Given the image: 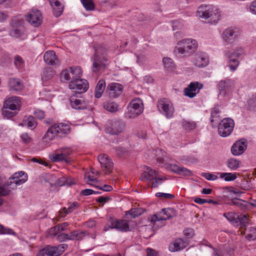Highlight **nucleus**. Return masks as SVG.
<instances>
[{"label":"nucleus","instance_id":"1","mask_svg":"<svg viewBox=\"0 0 256 256\" xmlns=\"http://www.w3.org/2000/svg\"><path fill=\"white\" fill-rule=\"evenodd\" d=\"M151 156L156 158L158 162L160 164H168L167 168L170 171L178 174H181L184 176H192V172L184 167H180L177 164H168L165 152L161 149L156 148L152 150L151 152Z\"/></svg>","mask_w":256,"mask_h":256},{"label":"nucleus","instance_id":"2","mask_svg":"<svg viewBox=\"0 0 256 256\" xmlns=\"http://www.w3.org/2000/svg\"><path fill=\"white\" fill-rule=\"evenodd\" d=\"M198 48L197 41L192 38H184L177 42L174 53L178 56H188L194 53Z\"/></svg>","mask_w":256,"mask_h":256},{"label":"nucleus","instance_id":"3","mask_svg":"<svg viewBox=\"0 0 256 256\" xmlns=\"http://www.w3.org/2000/svg\"><path fill=\"white\" fill-rule=\"evenodd\" d=\"M70 131L69 125L64 123L55 124L50 126L42 137V142L48 144L56 138L68 134Z\"/></svg>","mask_w":256,"mask_h":256},{"label":"nucleus","instance_id":"4","mask_svg":"<svg viewBox=\"0 0 256 256\" xmlns=\"http://www.w3.org/2000/svg\"><path fill=\"white\" fill-rule=\"evenodd\" d=\"M196 16L200 18L207 20L209 18L210 23H216L220 18L218 10L212 5H204L200 6L196 12Z\"/></svg>","mask_w":256,"mask_h":256},{"label":"nucleus","instance_id":"5","mask_svg":"<svg viewBox=\"0 0 256 256\" xmlns=\"http://www.w3.org/2000/svg\"><path fill=\"white\" fill-rule=\"evenodd\" d=\"M140 180L142 181H148L152 188L158 187L166 180L164 177L160 175L158 172L150 167L146 166L145 170L141 174Z\"/></svg>","mask_w":256,"mask_h":256},{"label":"nucleus","instance_id":"6","mask_svg":"<svg viewBox=\"0 0 256 256\" xmlns=\"http://www.w3.org/2000/svg\"><path fill=\"white\" fill-rule=\"evenodd\" d=\"M176 214L174 208H164L161 212L151 216L150 220L154 226L161 227L164 225V221L175 216Z\"/></svg>","mask_w":256,"mask_h":256},{"label":"nucleus","instance_id":"7","mask_svg":"<svg viewBox=\"0 0 256 256\" xmlns=\"http://www.w3.org/2000/svg\"><path fill=\"white\" fill-rule=\"evenodd\" d=\"M105 52V49L102 46L96 48L94 55L92 58V70L93 72H98L108 64L106 63L107 59L104 54Z\"/></svg>","mask_w":256,"mask_h":256},{"label":"nucleus","instance_id":"8","mask_svg":"<svg viewBox=\"0 0 256 256\" xmlns=\"http://www.w3.org/2000/svg\"><path fill=\"white\" fill-rule=\"evenodd\" d=\"M245 54V50L244 48L240 46L236 47L231 52H225V56L229 59L230 68L232 71L236 70L239 65L238 58Z\"/></svg>","mask_w":256,"mask_h":256},{"label":"nucleus","instance_id":"9","mask_svg":"<svg viewBox=\"0 0 256 256\" xmlns=\"http://www.w3.org/2000/svg\"><path fill=\"white\" fill-rule=\"evenodd\" d=\"M157 107L158 111L167 118L173 117L174 108L170 100L166 98H162L158 101Z\"/></svg>","mask_w":256,"mask_h":256},{"label":"nucleus","instance_id":"10","mask_svg":"<svg viewBox=\"0 0 256 256\" xmlns=\"http://www.w3.org/2000/svg\"><path fill=\"white\" fill-rule=\"evenodd\" d=\"M125 128L124 122L120 120H108L105 126V131L110 134L118 135L123 132Z\"/></svg>","mask_w":256,"mask_h":256},{"label":"nucleus","instance_id":"11","mask_svg":"<svg viewBox=\"0 0 256 256\" xmlns=\"http://www.w3.org/2000/svg\"><path fill=\"white\" fill-rule=\"evenodd\" d=\"M82 75V70L80 66L70 67L63 70L60 74L62 81L66 82L76 78H80Z\"/></svg>","mask_w":256,"mask_h":256},{"label":"nucleus","instance_id":"12","mask_svg":"<svg viewBox=\"0 0 256 256\" xmlns=\"http://www.w3.org/2000/svg\"><path fill=\"white\" fill-rule=\"evenodd\" d=\"M234 126V121L230 118H224L219 123L218 133L222 137H226L230 134Z\"/></svg>","mask_w":256,"mask_h":256},{"label":"nucleus","instance_id":"13","mask_svg":"<svg viewBox=\"0 0 256 256\" xmlns=\"http://www.w3.org/2000/svg\"><path fill=\"white\" fill-rule=\"evenodd\" d=\"M66 244H60L56 246H48L42 250L39 255L41 256H59L67 248Z\"/></svg>","mask_w":256,"mask_h":256},{"label":"nucleus","instance_id":"14","mask_svg":"<svg viewBox=\"0 0 256 256\" xmlns=\"http://www.w3.org/2000/svg\"><path fill=\"white\" fill-rule=\"evenodd\" d=\"M72 150L70 148H62L56 150L54 153L50 155V158L54 162L70 161L69 156L72 154Z\"/></svg>","mask_w":256,"mask_h":256},{"label":"nucleus","instance_id":"15","mask_svg":"<svg viewBox=\"0 0 256 256\" xmlns=\"http://www.w3.org/2000/svg\"><path fill=\"white\" fill-rule=\"evenodd\" d=\"M69 88L75 92L81 94L86 91L88 88V84L86 80L76 78L70 82Z\"/></svg>","mask_w":256,"mask_h":256},{"label":"nucleus","instance_id":"16","mask_svg":"<svg viewBox=\"0 0 256 256\" xmlns=\"http://www.w3.org/2000/svg\"><path fill=\"white\" fill-rule=\"evenodd\" d=\"M28 180V176L25 172L20 171L14 173L8 180V184L12 189H15L18 186L24 183Z\"/></svg>","mask_w":256,"mask_h":256},{"label":"nucleus","instance_id":"17","mask_svg":"<svg viewBox=\"0 0 256 256\" xmlns=\"http://www.w3.org/2000/svg\"><path fill=\"white\" fill-rule=\"evenodd\" d=\"M102 171L105 174H109L113 170L114 164L110 157L106 154H100L98 156Z\"/></svg>","mask_w":256,"mask_h":256},{"label":"nucleus","instance_id":"18","mask_svg":"<svg viewBox=\"0 0 256 256\" xmlns=\"http://www.w3.org/2000/svg\"><path fill=\"white\" fill-rule=\"evenodd\" d=\"M239 30L236 28H228L222 32V38L224 40L228 43L232 44L238 38Z\"/></svg>","mask_w":256,"mask_h":256},{"label":"nucleus","instance_id":"19","mask_svg":"<svg viewBox=\"0 0 256 256\" xmlns=\"http://www.w3.org/2000/svg\"><path fill=\"white\" fill-rule=\"evenodd\" d=\"M26 20L34 26H40L42 22V14L38 10H32L26 15Z\"/></svg>","mask_w":256,"mask_h":256},{"label":"nucleus","instance_id":"20","mask_svg":"<svg viewBox=\"0 0 256 256\" xmlns=\"http://www.w3.org/2000/svg\"><path fill=\"white\" fill-rule=\"evenodd\" d=\"M202 87L203 85L198 82H192L184 88V94L186 96L193 98L199 92Z\"/></svg>","mask_w":256,"mask_h":256},{"label":"nucleus","instance_id":"21","mask_svg":"<svg viewBox=\"0 0 256 256\" xmlns=\"http://www.w3.org/2000/svg\"><path fill=\"white\" fill-rule=\"evenodd\" d=\"M21 107L20 98L18 96H12L8 98L4 102V108L11 110H20Z\"/></svg>","mask_w":256,"mask_h":256},{"label":"nucleus","instance_id":"22","mask_svg":"<svg viewBox=\"0 0 256 256\" xmlns=\"http://www.w3.org/2000/svg\"><path fill=\"white\" fill-rule=\"evenodd\" d=\"M218 88L220 92H224V94H227L236 88V83L232 80L221 81L218 84Z\"/></svg>","mask_w":256,"mask_h":256},{"label":"nucleus","instance_id":"23","mask_svg":"<svg viewBox=\"0 0 256 256\" xmlns=\"http://www.w3.org/2000/svg\"><path fill=\"white\" fill-rule=\"evenodd\" d=\"M188 244L186 240L178 238L174 240L169 246V250L172 252L180 251L186 248Z\"/></svg>","mask_w":256,"mask_h":256},{"label":"nucleus","instance_id":"24","mask_svg":"<svg viewBox=\"0 0 256 256\" xmlns=\"http://www.w3.org/2000/svg\"><path fill=\"white\" fill-rule=\"evenodd\" d=\"M112 228L122 232H126L130 230L128 222L126 220H112Z\"/></svg>","mask_w":256,"mask_h":256},{"label":"nucleus","instance_id":"25","mask_svg":"<svg viewBox=\"0 0 256 256\" xmlns=\"http://www.w3.org/2000/svg\"><path fill=\"white\" fill-rule=\"evenodd\" d=\"M70 106L72 108L76 110H83L87 107V102L82 97L78 98L76 96H72L70 99Z\"/></svg>","mask_w":256,"mask_h":256},{"label":"nucleus","instance_id":"26","mask_svg":"<svg viewBox=\"0 0 256 256\" xmlns=\"http://www.w3.org/2000/svg\"><path fill=\"white\" fill-rule=\"evenodd\" d=\"M209 57L204 52L198 54L194 60V64L198 68H204L209 64Z\"/></svg>","mask_w":256,"mask_h":256},{"label":"nucleus","instance_id":"27","mask_svg":"<svg viewBox=\"0 0 256 256\" xmlns=\"http://www.w3.org/2000/svg\"><path fill=\"white\" fill-rule=\"evenodd\" d=\"M44 60L46 63L50 65H58L60 63L55 52L53 50L46 52L44 55Z\"/></svg>","mask_w":256,"mask_h":256},{"label":"nucleus","instance_id":"28","mask_svg":"<svg viewBox=\"0 0 256 256\" xmlns=\"http://www.w3.org/2000/svg\"><path fill=\"white\" fill-rule=\"evenodd\" d=\"M246 148V144L245 142L237 141L231 148L232 153L234 156H239L243 154Z\"/></svg>","mask_w":256,"mask_h":256},{"label":"nucleus","instance_id":"29","mask_svg":"<svg viewBox=\"0 0 256 256\" xmlns=\"http://www.w3.org/2000/svg\"><path fill=\"white\" fill-rule=\"evenodd\" d=\"M11 36L15 38H20L22 39H24L26 38L24 34V28L20 24L18 26H14L10 32Z\"/></svg>","mask_w":256,"mask_h":256},{"label":"nucleus","instance_id":"30","mask_svg":"<svg viewBox=\"0 0 256 256\" xmlns=\"http://www.w3.org/2000/svg\"><path fill=\"white\" fill-rule=\"evenodd\" d=\"M109 94L112 98H116L122 92V86L118 83H112L108 86Z\"/></svg>","mask_w":256,"mask_h":256},{"label":"nucleus","instance_id":"31","mask_svg":"<svg viewBox=\"0 0 256 256\" xmlns=\"http://www.w3.org/2000/svg\"><path fill=\"white\" fill-rule=\"evenodd\" d=\"M50 3L53 8V13L55 16L58 17L62 13L64 10V5L58 0H50Z\"/></svg>","mask_w":256,"mask_h":256},{"label":"nucleus","instance_id":"32","mask_svg":"<svg viewBox=\"0 0 256 256\" xmlns=\"http://www.w3.org/2000/svg\"><path fill=\"white\" fill-rule=\"evenodd\" d=\"M18 125L20 126H26L30 129L33 130L36 128L37 122L32 116H26L22 122L20 123Z\"/></svg>","mask_w":256,"mask_h":256},{"label":"nucleus","instance_id":"33","mask_svg":"<svg viewBox=\"0 0 256 256\" xmlns=\"http://www.w3.org/2000/svg\"><path fill=\"white\" fill-rule=\"evenodd\" d=\"M78 206V204L76 202H74L72 204H70V206L68 208L64 207L59 212V216L60 218L65 217L68 214L73 212Z\"/></svg>","mask_w":256,"mask_h":256},{"label":"nucleus","instance_id":"34","mask_svg":"<svg viewBox=\"0 0 256 256\" xmlns=\"http://www.w3.org/2000/svg\"><path fill=\"white\" fill-rule=\"evenodd\" d=\"M106 88V82L105 80L103 79L100 80L98 84H96L94 96L96 98H100Z\"/></svg>","mask_w":256,"mask_h":256},{"label":"nucleus","instance_id":"35","mask_svg":"<svg viewBox=\"0 0 256 256\" xmlns=\"http://www.w3.org/2000/svg\"><path fill=\"white\" fill-rule=\"evenodd\" d=\"M241 164V162L238 159L235 158H230L228 160L226 165L231 170H238Z\"/></svg>","mask_w":256,"mask_h":256},{"label":"nucleus","instance_id":"36","mask_svg":"<svg viewBox=\"0 0 256 256\" xmlns=\"http://www.w3.org/2000/svg\"><path fill=\"white\" fill-rule=\"evenodd\" d=\"M9 86L12 90L20 91L23 88V84L20 80L17 78H10L9 80Z\"/></svg>","mask_w":256,"mask_h":256},{"label":"nucleus","instance_id":"37","mask_svg":"<svg viewBox=\"0 0 256 256\" xmlns=\"http://www.w3.org/2000/svg\"><path fill=\"white\" fill-rule=\"evenodd\" d=\"M128 106L134 109L140 110V113H142L144 110V105L142 101L140 98H136L133 100L128 104Z\"/></svg>","mask_w":256,"mask_h":256},{"label":"nucleus","instance_id":"38","mask_svg":"<svg viewBox=\"0 0 256 256\" xmlns=\"http://www.w3.org/2000/svg\"><path fill=\"white\" fill-rule=\"evenodd\" d=\"M224 216L232 224L238 226V215L234 212H226L224 214Z\"/></svg>","mask_w":256,"mask_h":256},{"label":"nucleus","instance_id":"39","mask_svg":"<svg viewBox=\"0 0 256 256\" xmlns=\"http://www.w3.org/2000/svg\"><path fill=\"white\" fill-rule=\"evenodd\" d=\"M85 232H78L76 230L73 231L70 234H68V240H81L85 236Z\"/></svg>","mask_w":256,"mask_h":256},{"label":"nucleus","instance_id":"40","mask_svg":"<svg viewBox=\"0 0 256 256\" xmlns=\"http://www.w3.org/2000/svg\"><path fill=\"white\" fill-rule=\"evenodd\" d=\"M218 174L221 178L224 179L226 182L235 180L237 178V175H238L236 172H219Z\"/></svg>","mask_w":256,"mask_h":256},{"label":"nucleus","instance_id":"41","mask_svg":"<svg viewBox=\"0 0 256 256\" xmlns=\"http://www.w3.org/2000/svg\"><path fill=\"white\" fill-rule=\"evenodd\" d=\"M162 62L164 68L166 70L172 72L175 68L174 64L172 58L168 57L164 58Z\"/></svg>","mask_w":256,"mask_h":256},{"label":"nucleus","instance_id":"42","mask_svg":"<svg viewBox=\"0 0 256 256\" xmlns=\"http://www.w3.org/2000/svg\"><path fill=\"white\" fill-rule=\"evenodd\" d=\"M232 204L240 208L242 210H247L250 208V202L242 200H235L232 201Z\"/></svg>","mask_w":256,"mask_h":256},{"label":"nucleus","instance_id":"43","mask_svg":"<svg viewBox=\"0 0 256 256\" xmlns=\"http://www.w3.org/2000/svg\"><path fill=\"white\" fill-rule=\"evenodd\" d=\"M55 72L53 68H44L42 75V80L44 81H47L50 80L54 75Z\"/></svg>","mask_w":256,"mask_h":256},{"label":"nucleus","instance_id":"44","mask_svg":"<svg viewBox=\"0 0 256 256\" xmlns=\"http://www.w3.org/2000/svg\"><path fill=\"white\" fill-rule=\"evenodd\" d=\"M14 63L16 68L19 70L24 69L25 66L24 60L20 56L18 55L14 56Z\"/></svg>","mask_w":256,"mask_h":256},{"label":"nucleus","instance_id":"45","mask_svg":"<svg viewBox=\"0 0 256 256\" xmlns=\"http://www.w3.org/2000/svg\"><path fill=\"white\" fill-rule=\"evenodd\" d=\"M12 189L8 182L6 183L0 184V196H6L10 194Z\"/></svg>","mask_w":256,"mask_h":256},{"label":"nucleus","instance_id":"46","mask_svg":"<svg viewBox=\"0 0 256 256\" xmlns=\"http://www.w3.org/2000/svg\"><path fill=\"white\" fill-rule=\"evenodd\" d=\"M84 178L86 183L91 186H94L96 182L98 177L92 174L90 172H86L84 174Z\"/></svg>","mask_w":256,"mask_h":256},{"label":"nucleus","instance_id":"47","mask_svg":"<svg viewBox=\"0 0 256 256\" xmlns=\"http://www.w3.org/2000/svg\"><path fill=\"white\" fill-rule=\"evenodd\" d=\"M143 212V210L141 208H132L130 210L126 212V215H130L131 218H136L140 216Z\"/></svg>","mask_w":256,"mask_h":256},{"label":"nucleus","instance_id":"48","mask_svg":"<svg viewBox=\"0 0 256 256\" xmlns=\"http://www.w3.org/2000/svg\"><path fill=\"white\" fill-rule=\"evenodd\" d=\"M141 114L140 113V110H136L128 106V112L126 113V116L128 118H134L138 116Z\"/></svg>","mask_w":256,"mask_h":256},{"label":"nucleus","instance_id":"49","mask_svg":"<svg viewBox=\"0 0 256 256\" xmlns=\"http://www.w3.org/2000/svg\"><path fill=\"white\" fill-rule=\"evenodd\" d=\"M104 107L110 112H115L118 110V105L114 102H107L104 104Z\"/></svg>","mask_w":256,"mask_h":256},{"label":"nucleus","instance_id":"50","mask_svg":"<svg viewBox=\"0 0 256 256\" xmlns=\"http://www.w3.org/2000/svg\"><path fill=\"white\" fill-rule=\"evenodd\" d=\"M238 226L241 225L244 226H246L248 223V217L246 214H240L238 215Z\"/></svg>","mask_w":256,"mask_h":256},{"label":"nucleus","instance_id":"51","mask_svg":"<svg viewBox=\"0 0 256 256\" xmlns=\"http://www.w3.org/2000/svg\"><path fill=\"white\" fill-rule=\"evenodd\" d=\"M182 125L183 128L186 130H192L196 126V124L194 122L184 120L182 122Z\"/></svg>","mask_w":256,"mask_h":256},{"label":"nucleus","instance_id":"52","mask_svg":"<svg viewBox=\"0 0 256 256\" xmlns=\"http://www.w3.org/2000/svg\"><path fill=\"white\" fill-rule=\"evenodd\" d=\"M82 2L84 8L88 10H92L94 8L92 0H82Z\"/></svg>","mask_w":256,"mask_h":256},{"label":"nucleus","instance_id":"53","mask_svg":"<svg viewBox=\"0 0 256 256\" xmlns=\"http://www.w3.org/2000/svg\"><path fill=\"white\" fill-rule=\"evenodd\" d=\"M0 234L15 235L16 233L12 229L5 228L2 224H0Z\"/></svg>","mask_w":256,"mask_h":256},{"label":"nucleus","instance_id":"54","mask_svg":"<svg viewBox=\"0 0 256 256\" xmlns=\"http://www.w3.org/2000/svg\"><path fill=\"white\" fill-rule=\"evenodd\" d=\"M250 233L247 234L246 238L249 240H256V226L252 227L249 230Z\"/></svg>","mask_w":256,"mask_h":256},{"label":"nucleus","instance_id":"55","mask_svg":"<svg viewBox=\"0 0 256 256\" xmlns=\"http://www.w3.org/2000/svg\"><path fill=\"white\" fill-rule=\"evenodd\" d=\"M194 201L196 203L200 204H202L205 203L213 204H216V202L212 200H210V199L206 200V199H204V198H195L194 200Z\"/></svg>","mask_w":256,"mask_h":256},{"label":"nucleus","instance_id":"56","mask_svg":"<svg viewBox=\"0 0 256 256\" xmlns=\"http://www.w3.org/2000/svg\"><path fill=\"white\" fill-rule=\"evenodd\" d=\"M8 108H4V109L2 110V114L4 116L7 118H11L15 116L17 112L14 110V112H11L10 110Z\"/></svg>","mask_w":256,"mask_h":256},{"label":"nucleus","instance_id":"57","mask_svg":"<svg viewBox=\"0 0 256 256\" xmlns=\"http://www.w3.org/2000/svg\"><path fill=\"white\" fill-rule=\"evenodd\" d=\"M156 196L158 198L164 199H172L174 198V194L163 192H157L156 194Z\"/></svg>","mask_w":256,"mask_h":256},{"label":"nucleus","instance_id":"58","mask_svg":"<svg viewBox=\"0 0 256 256\" xmlns=\"http://www.w3.org/2000/svg\"><path fill=\"white\" fill-rule=\"evenodd\" d=\"M202 176L208 180H215L218 178L216 175L209 172L202 173Z\"/></svg>","mask_w":256,"mask_h":256},{"label":"nucleus","instance_id":"59","mask_svg":"<svg viewBox=\"0 0 256 256\" xmlns=\"http://www.w3.org/2000/svg\"><path fill=\"white\" fill-rule=\"evenodd\" d=\"M20 138L22 141L25 144L29 143L32 140V138L26 132L22 134L20 136Z\"/></svg>","mask_w":256,"mask_h":256},{"label":"nucleus","instance_id":"60","mask_svg":"<svg viewBox=\"0 0 256 256\" xmlns=\"http://www.w3.org/2000/svg\"><path fill=\"white\" fill-rule=\"evenodd\" d=\"M68 234L60 233L58 234L56 239L60 242H62L68 240Z\"/></svg>","mask_w":256,"mask_h":256},{"label":"nucleus","instance_id":"61","mask_svg":"<svg viewBox=\"0 0 256 256\" xmlns=\"http://www.w3.org/2000/svg\"><path fill=\"white\" fill-rule=\"evenodd\" d=\"M82 194L84 196H89L92 194H100L99 192L94 191L92 189H85L82 190L81 192Z\"/></svg>","mask_w":256,"mask_h":256},{"label":"nucleus","instance_id":"62","mask_svg":"<svg viewBox=\"0 0 256 256\" xmlns=\"http://www.w3.org/2000/svg\"><path fill=\"white\" fill-rule=\"evenodd\" d=\"M69 224L67 222H64L57 225L60 231H66L68 230Z\"/></svg>","mask_w":256,"mask_h":256},{"label":"nucleus","instance_id":"63","mask_svg":"<svg viewBox=\"0 0 256 256\" xmlns=\"http://www.w3.org/2000/svg\"><path fill=\"white\" fill-rule=\"evenodd\" d=\"M34 115L36 118L40 120L44 118V112L40 110H36L34 112Z\"/></svg>","mask_w":256,"mask_h":256},{"label":"nucleus","instance_id":"64","mask_svg":"<svg viewBox=\"0 0 256 256\" xmlns=\"http://www.w3.org/2000/svg\"><path fill=\"white\" fill-rule=\"evenodd\" d=\"M147 256H158V252L154 250L151 248H148L146 250Z\"/></svg>","mask_w":256,"mask_h":256}]
</instances>
